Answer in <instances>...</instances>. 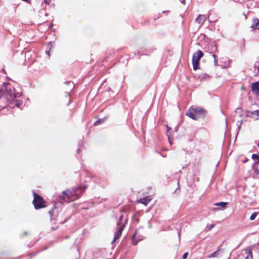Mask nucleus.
<instances>
[{
  "instance_id": "1",
  "label": "nucleus",
  "mask_w": 259,
  "mask_h": 259,
  "mask_svg": "<svg viewBox=\"0 0 259 259\" xmlns=\"http://www.w3.org/2000/svg\"><path fill=\"white\" fill-rule=\"evenodd\" d=\"M85 189V187H84L83 189L81 187H74L72 189L71 191L69 190H67L66 191H64L62 192L63 195L66 196L69 200H73L72 198L73 196H75L77 198H79L80 197V194L79 192L82 193Z\"/></svg>"
},
{
  "instance_id": "2",
  "label": "nucleus",
  "mask_w": 259,
  "mask_h": 259,
  "mask_svg": "<svg viewBox=\"0 0 259 259\" xmlns=\"http://www.w3.org/2000/svg\"><path fill=\"white\" fill-rule=\"evenodd\" d=\"M4 95L7 101L10 102L20 96L19 93H15L14 88L11 85H8L6 87Z\"/></svg>"
},
{
  "instance_id": "3",
  "label": "nucleus",
  "mask_w": 259,
  "mask_h": 259,
  "mask_svg": "<svg viewBox=\"0 0 259 259\" xmlns=\"http://www.w3.org/2000/svg\"><path fill=\"white\" fill-rule=\"evenodd\" d=\"M34 199L33 200V203L34 208L36 209H40L45 207L46 206L44 204L45 201L42 197L39 195L36 194L34 191L33 192Z\"/></svg>"
},
{
  "instance_id": "4",
  "label": "nucleus",
  "mask_w": 259,
  "mask_h": 259,
  "mask_svg": "<svg viewBox=\"0 0 259 259\" xmlns=\"http://www.w3.org/2000/svg\"><path fill=\"white\" fill-rule=\"evenodd\" d=\"M203 56V53L201 50H198L193 54L192 63L194 70H196L199 68V60Z\"/></svg>"
},
{
  "instance_id": "5",
  "label": "nucleus",
  "mask_w": 259,
  "mask_h": 259,
  "mask_svg": "<svg viewBox=\"0 0 259 259\" xmlns=\"http://www.w3.org/2000/svg\"><path fill=\"white\" fill-rule=\"evenodd\" d=\"M192 109H193V111H194V113L196 114L197 119L203 117L205 115L204 110L202 108L199 107H195V108H191Z\"/></svg>"
},
{
  "instance_id": "6",
  "label": "nucleus",
  "mask_w": 259,
  "mask_h": 259,
  "mask_svg": "<svg viewBox=\"0 0 259 259\" xmlns=\"http://www.w3.org/2000/svg\"><path fill=\"white\" fill-rule=\"evenodd\" d=\"M125 225H121L120 227H119L118 230L115 233L114 239L112 242V243H113L114 242L117 240L119 237L121 236L122 231Z\"/></svg>"
},
{
  "instance_id": "7",
  "label": "nucleus",
  "mask_w": 259,
  "mask_h": 259,
  "mask_svg": "<svg viewBox=\"0 0 259 259\" xmlns=\"http://www.w3.org/2000/svg\"><path fill=\"white\" fill-rule=\"evenodd\" d=\"M251 90L253 94L259 96V81L254 82L252 84Z\"/></svg>"
},
{
  "instance_id": "8",
  "label": "nucleus",
  "mask_w": 259,
  "mask_h": 259,
  "mask_svg": "<svg viewBox=\"0 0 259 259\" xmlns=\"http://www.w3.org/2000/svg\"><path fill=\"white\" fill-rule=\"evenodd\" d=\"M206 17L204 15H199L196 19V22L200 25H202L206 21Z\"/></svg>"
},
{
  "instance_id": "9",
  "label": "nucleus",
  "mask_w": 259,
  "mask_h": 259,
  "mask_svg": "<svg viewBox=\"0 0 259 259\" xmlns=\"http://www.w3.org/2000/svg\"><path fill=\"white\" fill-rule=\"evenodd\" d=\"M186 115L193 120L198 119L196 114L194 113V111H193V109H192L191 108L186 112Z\"/></svg>"
},
{
  "instance_id": "10",
  "label": "nucleus",
  "mask_w": 259,
  "mask_h": 259,
  "mask_svg": "<svg viewBox=\"0 0 259 259\" xmlns=\"http://www.w3.org/2000/svg\"><path fill=\"white\" fill-rule=\"evenodd\" d=\"M151 200V199L149 197H146L143 198L138 200L137 201L138 203H140L144 204L145 206H147V204L150 202Z\"/></svg>"
},
{
  "instance_id": "11",
  "label": "nucleus",
  "mask_w": 259,
  "mask_h": 259,
  "mask_svg": "<svg viewBox=\"0 0 259 259\" xmlns=\"http://www.w3.org/2000/svg\"><path fill=\"white\" fill-rule=\"evenodd\" d=\"M138 233V230H136L135 232L134 235L132 237V243L134 245H136L138 241H140L141 239H137L136 236Z\"/></svg>"
},
{
  "instance_id": "12",
  "label": "nucleus",
  "mask_w": 259,
  "mask_h": 259,
  "mask_svg": "<svg viewBox=\"0 0 259 259\" xmlns=\"http://www.w3.org/2000/svg\"><path fill=\"white\" fill-rule=\"evenodd\" d=\"M227 204H228V203H227V202H220L215 203L214 205L218 206H221L224 208L226 207Z\"/></svg>"
},
{
  "instance_id": "13",
  "label": "nucleus",
  "mask_w": 259,
  "mask_h": 259,
  "mask_svg": "<svg viewBox=\"0 0 259 259\" xmlns=\"http://www.w3.org/2000/svg\"><path fill=\"white\" fill-rule=\"evenodd\" d=\"M219 250L220 249H219L218 250L214 251L212 253L207 255V258L217 257L218 256V254H219Z\"/></svg>"
},
{
  "instance_id": "14",
  "label": "nucleus",
  "mask_w": 259,
  "mask_h": 259,
  "mask_svg": "<svg viewBox=\"0 0 259 259\" xmlns=\"http://www.w3.org/2000/svg\"><path fill=\"white\" fill-rule=\"evenodd\" d=\"M106 120V118H103V119H99V120H98L97 121H96L94 123V125L95 126H97V125H100V124L103 123L105 120Z\"/></svg>"
},
{
  "instance_id": "15",
  "label": "nucleus",
  "mask_w": 259,
  "mask_h": 259,
  "mask_svg": "<svg viewBox=\"0 0 259 259\" xmlns=\"http://www.w3.org/2000/svg\"><path fill=\"white\" fill-rule=\"evenodd\" d=\"M246 253L247 254V256L245 257V259H252V253L251 250L248 251H246Z\"/></svg>"
},
{
  "instance_id": "16",
  "label": "nucleus",
  "mask_w": 259,
  "mask_h": 259,
  "mask_svg": "<svg viewBox=\"0 0 259 259\" xmlns=\"http://www.w3.org/2000/svg\"><path fill=\"white\" fill-rule=\"evenodd\" d=\"M253 25L254 26L255 29H259V20H254Z\"/></svg>"
},
{
  "instance_id": "17",
  "label": "nucleus",
  "mask_w": 259,
  "mask_h": 259,
  "mask_svg": "<svg viewBox=\"0 0 259 259\" xmlns=\"http://www.w3.org/2000/svg\"><path fill=\"white\" fill-rule=\"evenodd\" d=\"M123 216L122 215H121V216L120 217V218H119V220H118V221H117V225L118 226H119V227H120L121 225H122V224L121 221H122V219H123ZM123 225H124V224H123Z\"/></svg>"
},
{
  "instance_id": "18",
  "label": "nucleus",
  "mask_w": 259,
  "mask_h": 259,
  "mask_svg": "<svg viewBox=\"0 0 259 259\" xmlns=\"http://www.w3.org/2000/svg\"><path fill=\"white\" fill-rule=\"evenodd\" d=\"M213 58H214V64L215 66H218V58L216 55L213 54L212 55Z\"/></svg>"
},
{
  "instance_id": "19",
  "label": "nucleus",
  "mask_w": 259,
  "mask_h": 259,
  "mask_svg": "<svg viewBox=\"0 0 259 259\" xmlns=\"http://www.w3.org/2000/svg\"><path fill=\"white\" fill-rule=\"evenodd\" d=\"M257 215V212H253V213L251 215V216H250V220L251 221H253V220H254L255 219V218L256 217Z\"/></svg>"
},
{
  "instance_id": "20",
  "label": "nucleus",
  "mask_w": 259,
  "mask_h": 259,
  "mask_svg": "<svg viewBox=\"0 0 259 259\" xmlns=\"http://www.w3.org/2000/svg\"><path fill=\"white\" fill-rule=\"evenodd\" d=\"M252 158L254 160H257L259 159V155L256 154H253L252 155Z\"/></svg>"
},
{
  "instance_id": "21",
  "label": "nucleus",
  "mask_w": 259,
  "mask_h": 259,
  "mask_svg": "<svg viewBox=\"0 0 259 259\" xmlns=\"http://www.w3.org/2000/svg\"><path fill=\"white\" fill-rule=\"evenodd\" d=\"M214 226V224H211L209 226H207L206 227V229H207V230L208 231V230H210L211 229H212Z\"/></svg>"
},
{
  "instance_id": "22",
  "label": "nucleus",
  "mask_w": 259,
  "mask_h": 259,
  "mask_svg": "<svg viewBox=\"0 0 259 259\" xmlns=\"http://www.w3.org/2000/svg\"><path fill=\"white\" fill-rule=\"evenodd\" d=\"M252 114L256 115L257 117H259V110H255L252 112Z\"/></svg>"
},
{
  "instance_id": "23",
  "label": "nucleus",
  "mask_w": 259,
  "mask_h": 259,
  "mask_svg": "<svg viewBox=\"0 0 259 259\" xmlns=\"http://www.w3.org/2000/svg\"><path fill=\"white\" fill-rule=\"evenodd\" d=\"M188 252H186L183 255V259H186L188 257Z\"/></svg>"
},
{
  "instance_id": "24",
  "label": "nucleus",
  "mask_w": 259,
  "mask_h": 259,
  "mask_svg": "<svg viewBox=\"0 0 259 259\" xmlns=\"http://www.w3.org/2000/svg\"><path fill=\"white\" fill-rule=\"evenodd\" d=\"M51 0H45V3L49 5L51 3Z\"/></svg>"
},
{
  "instance_id": "25",
  "label": "nucleus",
  "mask_w": 259,
  "mask_h": 259,
  "mask_svg": "<svg viewBox=\"0 0 259 259\" xmlns=\"http://www.w3.org/2000/svg\"><path fill=\"white\" fill-rule=\"evenodd\" d=\"M66 83H68L69 84H71L72 88L74 87V84H73V82L69 81L68 82H66Z\"/></svg>"
},
{
  "instance_id": "26",
  "label": "nucleus",
  "mask_w": 259,
  "mask_h": 259,
  "mask_svg": "<svg viewBox=\"0 0 259 259\" xmlns=\"http://www.w3.org/2000/svg\"><path fill=\"white\" fill-rule=\"evenodd\" d=\"M237 124L238 125V128H239L241 126V122H240V121H238Z\"/></svg>"
},
{
  "instance_id": "27",
  "label": "nucleus",
  "mask_w": 259,
  "mask_h": 259,
  "mask_svg": "<svg viewBox=\"0 0 259 259\" xmlns=\"http://www.w3.org/2000/svg\"><path fill=\"white\" fill-rule=\"evenodd\" d=\"M49 53H50V51H46V53H47V54L48 55H49Z\"/></svg>"
},
{
  "instance_id": "28",
  "label": "nucleus",
  "mask_w": 259,
  "mask_h": 259,
  "mask_svg": "<svg viewBox=\"0 0 259 259\" xmlns=\"http://www.w3.org/2000/svg\"><path fill=\"white\" fill-rule=\"evenodd\" d=\"M23 234H24V235H26L27 234V232H24Z\"/></svg>"
},
{
  "instance_id": "29",
  "label": "nucleus",
  "mask_w": 259,
  "mask_h": 259,
  "mask_svg": "<svg viewBox=\"0 0 259 259\" xmlns=\"http://www.w3.org/2000/svg\"><path fill=\"white\" fill-rule=\"evenodd\" d=\"M255 171L257 174H259V170H256Z\"/></svg>"
},
{
  "instance_id": "30",
  "label": "nucleus",
  "mask_w": 259,
  "mask_h": 259,
  "mask_svg": "<svg viewBox=\"0 0 259 259\" xmlns=\"http://www.w3.org/2000/svg\"><path fill=\"white\" fill-rule=\"evenodd\" d=\"M2 99H3V97H0V101H1Z\"/></svg>"
},
{
  "instance_id": "31",
  "label": "nucleus",
  "mask_w": 259,
  "mask_h": 259,
  "mask_svg": "<svg viewBox=\"0 0 259 259\" xmlns=\"http://www.w3.org/2000/svg\"><path fill=\"white\" fill-rule=\"evenodd\" d=\"M79 149H77V152L78 153H79Z\"/></svg>"
},
{
  "instance_id": "32",
  "label": "nucleus",
  "mask_w": 259,
  "mask_h": 259,
  "mask_svg": "<svg viewBox=\"0 0 259 259\" xmlns=\"http://www.w3.org/2000/svg\"><path fill=\"white\" fill-rule=\"evenodd\" d=\"M49 44H50V45L52 44V42H49ZM52 46V45H51V46Z\"/></svg>"
},
{
  "instance_id": "33",
  "label": "nucleus",
  "mask_w": 259,
  "mask_h": 259,
  "mask_svg": "<svg viewBox=\"0 0 259 259\" xmlns=\"http://www.w3.org/2000/svg\"><path fill=\"white\" fill-rule=\"evenodd\" d=\"M214 47H215V49H217V47H216V46H214Z\"/></svg>"
},
{
  "instance_id": "34",
  "label": "nucleus",
  "mask_w": 259,
  "mask_h": 259,
  "mask_svg": "<svg viewBox=\"0 0 259 259\" xmlns=\"http://www.w3.org/2000/svg\"><path fill=\"white\" fill-rule=\"evenodd\" d=\"M258 148H259V143L258 144Z\"/></svg>"
}]
</instances>
